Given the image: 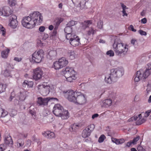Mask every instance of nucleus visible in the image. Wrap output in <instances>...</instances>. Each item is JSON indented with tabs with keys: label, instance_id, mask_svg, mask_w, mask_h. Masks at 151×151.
Segmentation results:
<instances>
[{
	"label": "nucleus",
	"instance_id": "58836bf2",
	"mask_svg": "<svg viewBox=\"0 0 151 151\" xmlns=\"http://www.w3.org/2000/svg\"><path fill=\"white\" fill-rule=\"evenodd\" d=\"M9 4L11 6H15L16 4V1L15 0H8Z\"/></svg>",
	"mask_w": 151,
	"mask_h": 151
},
{
	"label": "nucleus",
	"instance_id": "9d476101",
	"mask_svg": "<svg viewBox=\"0 0 151 151\" xmlns=\"http://www.w3.org/2000/svg\"><path fill=\"white\" fill-rule=\"evenodd\" d=\"M12 12L9 7L5 6L0 9V15L9 16L12 14Z\"/></svg>",
	"mask_w": 151,
	"mask_h": 151
},
{
	"label": "nucleus",
	"instance_id": "ddd939ff",
	"mask_svg": "<svg viewBox=\"0 0 151 151\" xmlns=\"http://www.w3.org/2000/svg\"><path fill=\"white\" fill-rule=\"evenodd\" d=\"M49 99L48 97L43 98L39 97L37 98V102L40 105L44 106L47 105L49 101Z\"/></svg>",
	"mask_w": 151,
	"mask_h": 151
},
{
	"label": "nucleus",
	"instance_id": "de8ad7c7",
	"mask_svg": "<svg viewBox=\"0 0 151 151\" xmlns=\"http://www.w3.org/2000/svg\"><path fill=\"white\" fill-rule=\"evenodd\" d=\"M6 148V146L4 144H1L0 145V151H3Z\"/></svg>",
	"mask_w": 151,
	"mask_h": 151
},
{
	"label": "nucleus",
	"instance_id": "a211bd4d",
	"mask_svg": "<svg viewBox=\"0 0 151 151\" xmlns=\"http://www.w3.org/2000/svg\"><path fill=\"white\" fill-rule=\"evenodd\" d=\"M42 135L48 139H51L55 137V134L54 133L50 131H47L44 132L42 133Z\"/></svg>",
	"mask_w": 151,
	"mask_h": 151
},
{
	"label": "nucleus",
	"instance_id": "2f4dec72",
	"mask_svg": "<svg viewBox=\"0 0 151 151\" xmlns=\"http://www.w3.org/2000/svg\"><path fill=\"white\" fill-rule=\"evenodd\" d=\"M6 30L3 26L0 24V33L4 36L6 35Z\"/></svg>",
	"mask_w": 151,
	"mask_h": 151
},
{
	"label": "nucleus",
	"instance_id": "72a5a7b5",
	"mask_svg": "<svg viewBox=\"0 0 151 151\" xmlns=\"http://www.w3.org/2000/svg\"><path fill=\"white\" fill-rule=\"evenodd\" d=\"M64 31L65 34L71 33L72 31V27L68 26L66 25L64 29Z\"/></svg>",
	"mask_w": 151,
	"mask_h": 151
},
{
	"label": "nucleus",
	"instance_id": "13d9d810",
	"mask_svg": "<svg viewBox=\"0 0 151 151\" xmlns=\"http://www.w3.org/2000/svg\"><path fill=\"white\" fill-rule=\"evenodd\" d=\"M129 29L134 32H136V30L134 28L133 26L132 25H131L128 27Z\"/></svg>",
	"mask_w": 151,
	"mask_h": 151
},
{
	"label": "nucleus",
	"instance_id": "bb28decb",
	"mask_svg": "<svg viewBox=\"0 0 151 151\" xmlns=\"http://www.w3.org/2000/svg\"><path fill=\"white\" fill-rule=\"evenodd\" d=\"M65 78L67 79L68 81L70 82H71L73 80H75L76 79V77L75 76V75H73L68 76H65Z\"/></svg>",
	"mask_w": 151,
	"mask_h": 151
},
{
	"label": "nucleus",
	"instance_id": "e2e57ef3",
	"mask_svg": "<svg viewBox=\"0 0 151 151\" xmlns=\"http://www.w3.org/2000/svg\"><path fill=\"white\" fill-rule=\"evenodd\" d=\"M116 96V93L113 92H111L109 93V96L110 97L113 98L114 97Z\"/></svg>",
	"mask_w": 151,
	"mask_h": 151
},
{
	"label": "nucleus",
	"instance_id": "f8f14e48",
	"mask_svg": "<svg viewBox=\"0 0 151 151\" xmlns=\"http://www.w3.org/2000/svg\"><path fill=\"white\" fill-rule=\"evenodd\" d=\"M42 74L43 71L40 68H37L33 70V78L36 80L41 79Z\"/></svg>",
	"mask_w": 151,
	"mask_h": 151
},
{
	"label": "nucleus",
	"instance_id": "c03bdc74",
	"mask_svg": "<svg viewBox=\"0 0 151 151\" xmlns=\"http://www.w3.org/2000/svg\"><path fill=\"white\" fill-rule=\"evenodd\" d=\"M106 54L110 57H113L114 55V52L113 50H110L107 51Z\"/></svg>",
	"mask_w": 151,
	"mask_h": 151
},
{
	"label": "nucleus",
	"instance_id": "864d4df0",
	"mask_svg": "<svg viewBox=\"0 0 151 151\" xmlns=\"http://www.w3.org/2000/svg\"><path fill=\"white\" fill-rule=\"evenodd\" d=\"M142 117V115L141 114H140L138 115V116H134V117H132V119H134V120H136L137 119L139 118V119H141V118Z\"/></svg>",
	"mask_w": 151,
	"mask_h": 151
},
{
	"label": "nucleus",
	"instance_id": "7ed1b4c3",
	"mask_svg": "<svg viewBox=\"0 0 151 151\" xmlns=\"http://www.w3.org/2000/svg\"><path fill=\"white\" fill-rule=\"evenodd\" d=\"M109 75L106 76L105 78V82L110 84L115 82L117 78L122 76L124 74V70L122 68L118 67L111 69Z\"/></svg>",
	"mask_w": 151,
	"mask_h": 151
},
{
	"label": "nucleus",
	"instance_id": "e433bc0d",
	"mask_svg": "<svg viewBox=\"0 0 151 151\" xmlns=\"http://www.w3.org/2000/svg\"><path fill=\"white\" fill-rule=\"evenodd\" d=\"M95 126L93 124H91L89 125H88L86 129L87 130L89 131L91 133L93 130L95 128Z\"/></svg>",
	"mask_w": 151,
	"mask_h": 151
},
{
	"label": "nucleus",
	"instance_id": "aec40b11",
	"mask_svg": "<svg viewBox=\"0 0 151 151\" xmlns=\"http://www.w3.org/2000/svg\"><path fill=\"white\" fill-rule=\"evenodd\" d=\"M4 144L5 145H12L13 144V141L12 138L10 136L8 135L7 136H6L4 139Z\"/></svg>",
	"mask_w": 151,
	"mask_h": 151
},
{
	"label": "nucleus",
	"instance_id": "4d7b16f0",
	"mask_svg": "<svg viewBox=\"0 0 151 151\" xmlns=\"http://www.w3.org/2000/svg\"><path fill=\"white\" fill-rule=\"evenodd\" d=\"M8 114V112L6 111L3 109V112L1 114V117H4Z\"/></svg>",
	"mask_w": 151,
	"mask_h": 151
},
{
	"label": "nucleus",
	"instance_id": "052dcab7",
	"mask_svg": "<svg viewBox=\"0 0 151 151\" xmlns=\"http://www.w3.org/2000/svg\"><path fill=\"white\" fill-rule=\"evenodd\" d=\"M45 29V27L44 26H41L40 27L39 30L41 32H43Z\"/></svg>",
	"mask_w": 151,
	"mask_h": 151
},
{
	"label": "nucleus",
	"instance_id": "1a4fd4ad",
	"mask_svg": "<svg viewBox=\"0 0 151 151\" xmlns=\"http://www.w3.org/2000/svg\"><path fill=\"white\" fill-rule=\"evenodd\" d=\"M9 26L13 29L16 28L18 25V22L17 20V17L14 15H12L9 20Z\"/></svg>",
	"mask_w": 151,
	"mask_h": 151
},
{
	"label": "nucleus",
	"instance_id": "37998d69",
	"mask_svg": "<svg viewBox=\"0 0 151 151\" xmlns=\"http://www.w3.org/2000/svg\"><path fill=\"white\" fill-rule=\"evenodd\" d=\"M103 22L102 21L100 20L98 22L97 26L99 28L101 29H102L103 28Z\"/></svg>",
	"mask_w": 151,
	"mask_h": 151
},
{
	"label": "nucleus",
	"instance_id": "49530a36",
	"mask_svg": "<svg viewBox=\"0 0 151 151\" xmlns=\"http://www.w3.org/2000/svg\"><path fill=\"white\" fill-rule=\"evenodd\" d=\"M63 19L62 18H60L57 19L56 21V25L58 26L60 23L63 21Z\"/></svg>",
	"mask_w": 151,
	"mask_h": 151
},
{
	"label": "nucleus",
	"instance_id": "4c0bfd02",
	"mask_svg": "<svg viewBox=\"0 0 151 151\" xmlns=\"http://www.w3.org/2000/svg\"><path fill=\"white\" fill-rule=\"evenodd\" d=\"M145 120L143 118L142 119H139L136 122V124L137 125H140L145 122Z\"/></svg>",
	"mask_w": 151,
	"mask_h": 151
},
{
	"label": "nucleus",
	"instance_id": "5701e85b",
	"mask_svg": "<svg viewBox=\"0 0 151 151\" xmlns=\"http://www.w3.org/2000/svg\"><path fill=\"white\" fill-rule=\"evenodd\" d=\"M58 61L62 68L66 66L68 63V60L64 57H62L59 59Z\"/></svg>",
	"mask_w": 151,
	"mask_h": 151
},
{
	"label": "nucleus",
	"instance_id": "8fccbe9b",
	"mask_svg": "<svg viewBox=\"0 0 151 151\" xmlns=\"http://www.w3.org/2000/svg\"><path fill=\"white\" fill-rule=\"evenodd\" d=\"M111 140L113 142L115 143L116 144H119L120 142L119 139H117L114 138H112Z\"/></svg>",
	"mask_w": 151,
	"mask_h": 151
},
{
	"label": "nucleus",
	"instance_id": "774afa93",
	"mask_svg": "<svg viewBox=\"0 0 151 151\" xmlns=\"http://www.w3.org/2000/svg\"><path fill=\"white\" fill-rule=\"evenodd\" d=\"M137 149L138 151H144V150L143 147L140 146H138L137 147Z\"/></svg>",
	"mask_w": 151,
	"mask_h": 151
},
{
	"label": "nucleus",
	"instance_id": "473e14b6",
	"mask_svg": "<svg viewBox=\"0 0 151 151\" xmlns=\"http://www.w3.org/2000/svg\"><path fill=\"white\" fill-rule=\"evenodd\" d=\"M66 37L67 40H70V39L71 38H73L74 37H75L76 35H75L74 34H72L71 33H68L66 34Z\"/></svg>",
	"mask_w": 151,
	"mask_h": 151
},
{
	"label": "nucleus",
	"instance_id": "a19ab883",
	"mask_svg": "<svg viewBox=\"0 0 151 151\" xmlns=\"http://www.w3.org/2000/svg\"><path fill=\"white\" fill-rule=\"evenodd\" d=\"M6 88V86L2 84H0V93L4 92Z\"/></svg>",
	"mask_w": 151,
	"mask_h": 151
},
{
	"label": "nucleus",
	"instance_id": "5fc2aeb1",
	"mask_svg": "<svg viewBox=\"0 0 151 151\" xmlns=\"http://www.w3.org/2000/svg\"><path fill=\"white\" fill-rule=\"evenodd\" d=\"M37 43L38 45L40 47L43 46L45 45V43L42 42L41 40H38L37 42Z\"/></svg>",
	"mask_w": 151,
	"mask_h": 151
},
{
	"label": "nucleus",
	"instance_id": "20e7f679",
	"mask_svg": "<svg viewBox=\"0 0 151 151\" xmlns=\"http://www.w3.org/2000/svg\"><path fill=\"white\" fill-rule=\"evenodd\" d=\"M151 63L147 64V68L145 70L141 69L137 72L134 76V80L135 82H138L141 80H143L146 78L151 73Z\"/></svg>",
	"mask_w": 151,
	"mask_h": 151
},
{
	"label": "nucleus",
	"instance_id": "7c9ffc66",
	"mask_svg": "<svg viewBox=\"0 0 151 151\" xmlns=\"http://www.w3.org/2000/svg\"><path fill=\"white\" fill-rule=\"evenodd\" d=\"M29 109V112L32 115H35V106L33 105H31L30 106Z\"/></svg>",
	"mask_w": 151,
	"mask_h": 151
},
{
	"label": "nucleus",
	"instance_id": "c85d7f7f",
	"mask_svg": "<svg viewBox=\"0 0 151 151\" xmlns=\"http://www.w3.org/2000/svg\"><path fill=\"white\" fill-rule=\"evenodd\" d=\"M68 56L71 60H73L75 58V54L73 50H70L68 52Z\"/></svg>",
	"mask_w": 151,
	"mask_h": 151
},
{
	"label": "nucleus",
	"instance_id": "f257e3e1",
	"mask_svg": "<svg viewBox=\"0 0 151 151\" xmlns=\"http://www.w3.org/2000/svg\"><path fill=\"white\" fill-rule=\"evenodd\" d=\"M43 17L42 14L38 12H31L27 17L23 18L22 24L24 27L28 29L34 27L36 24H40L43 21Z\"/></svg>",
	"mask_w": 151,
	"mask_h": 151
},
{
	"label": "nucleus",
	"instance_id": "603ef678",
	"mask_svg": "<svg viewBox=\"0 0 151 151\" xmlns=\"http://www.w3.org/2000/svg\"><path fill=\"white\" fill-rule=\"evenodd\" d=\"M17 114V111L14 109H13L11 111L10 113V115L11 116L13 117L14 116L16 115Z\"/></svg>",
	"mask_w": 151,
	"mask_h": 151
},
{
	"label": "nucleus",
	"instance_id": "6e6552de",
	"mask_svg": "<svg viewBox=\"0 0 151 151\" xmlns=\"http://www.w3.org/2000/svg\"><path fill=\"white\" fill-rule=\"evenodd\" d=\"M80 93L78 92L75 103L77 104L83 105L86 103V99L83 94Z\"/></svg>",
	"mask_w": 151,
	"mask_h": 151
},
{
	"label": "nucleus",
	"instance_id": "2eb2a0df",
	"mask_svg": "<svg viewBox=\"0 0 151 151\" xmlns=\"http://www.w3.org/2000/svg\"><path fill=\"white\" fill-rule=\"evenodd\" d=\"M88 1V0H72L73 4H79L81 9H83L85 8L86 2Z\"/></svg>",
	"mask_w": 151,
	"mask_h": 151
},
{
	"label": "nucleus",
	"instance_id": "09e8293b",
	"mask_svg": "<svg viewBox=\"0 0 151 151\" xmlns=\"http://www.w3.org/2000/svg\"><path fill=\"white\" fill-rule=\"evenodd\" d=\"M140 138L139 136H138L134 138L132 141V143L133 144H135L136 142L139 140Z\"/></svg>",
	"mask_w": 151,
	"mask_h": 151
},
{
	"label": "nucleus",
	"instance_id": "b1692460",
	"mask_svg": "<svg viewBox=\"0 0 151 151\" xmlns=\"http://www.w3.org/2000/svg\"><path fill=\"white\" fill-rule=\"evenodd\" d=\"M10 52L9 49H7L3 50L1 52V56L4 58H7Z\"/></svg>",
	"mask_w": 151,
	"mask_h": 151
},
{
	"label": "nucleus",
	"instance_id": "39448f33",
	"mask_svg": "<svg viewBox=\"0 0 151 151\" xmlns=\"http://www.w3.org/2000/svg\"><path fill=\"white\" fill-rule=\"evenodd\" d=\"M44 52L42 50L35 51L32 55V60L33 62L39 63L42 61L43 58Z\"/></svg>",
	"mask_w": 151,
	"mask_h": 151
},
{
	"label": "nucleus",
	"instance_id": "338daca9",
	"mask_svg": "<svg viewBox=\"0 0 151 151\" xmlns=\"http://www.w3.org/2000/svg\"><path fill=\"white\" fill-rule=\"evenodd\" d=\"M48 98H49V101H58V99L56 98H53V97H52V98H50V97H48Z\"/></svg>",
	"mask_w": 151,
	"mask_h": 151
},
{
	"label": "nucleus",
	"instance_id": "f3484780",
	"mask_svg": "<svg viewBox=\"0 0 151 151\" xmlns=\"http://www.w3.org/2000/svg\"><path fill=\"white\" fill-rule=\"evenodd\" d=\"M33 85V82L27 80L24 81L22 84L23 87L27 90L29 88L32 87Z\"/></svg>",
	"mask_w": 151,
	"mask_h": 151
},
{
	"label": "nucleus",
	"instance_id": "412c9836",
	"mask_svg": "<svg viewBox=\"0 0 151 151\" xmlns=\"http://www.w3.org/2000/svg\"><path fill=\"white\" fill-rule=\"evenodd\" d=\"M69 114L68 110L62 111V112L60 114V115L59 117H60L62 119H66L69 117Z\"/></svg>",
	"mask_w": 151,
	"mask_h": 151
},
{
	"label": "nucleus",
	"instance_id": "4be33fe9",
	"mask_svg": "<svg viewBox=\"0 0 151 151\" xmlns=\"http://www.w3.org/2000/svg\"><path fill=\"white\" fill-rule=\"evenodd\" d=\"M92 24L91 20L85 21L81 24V27L82 28L85 29L86 28L88 27Z\"/></svg>",
	"mask_w": 151,
	"mask_h": 151
},
{
	"label": "nucleus",
	"instance_id": "dca6fc26",
	"mask_svg": "<svg viewBox=\"0 0 151 151\" xmlns=\"http://www.w3.org/2000/svg\"><path fill=\"white\" fill-rule=\"evenodd\" d=\"M65 76H68L75 75V72L73 68H66L64 71Z\"/></svg>",
	"mask_w": 151,
	"mask_h": 151
},
{
	"label": "nucleus",
	"instance_id": "6ab92c4d",
	"mask_svg": "<svg viewBox=\"0 0 151 151\" xmlns=\"http://www.w3.org/2000/svg\"><path fill=\"white\" fill-rule=\"evenodd\" d=\"M57 55V53L55 50H51L49 52L47 57L50 59L54 60L56 58Z\"/></svg>",
	"mask_w": 151,
	"mask_h": 151
},
{
	"label": "nucleus",
	"instance_id": "69168bd1",
	"mask_svg": "<svg viewBox=\"0 0 151 151\" xmlns=\"http://www.w3.org/2000/svg\"><path fill=\"white\" fill-rule=\"evenodd\" d=\"M141 22L143 24H145L147 22V19L145 18H144L142 19L141 20Z\"/></svg>",
	"mask_w": 151,
	"mask_h": 151
},
{
	"label": "nucleus",
	"instance_id": "c756f323",
	"mask_svg": "<svg viewBox=\"0 0 151 151\" xmlns=\"http://www.w3.org/2000/svg\"><path fill=\"white\" fill-rule=\"evenodd\" d=\"M78 127L79 126L78 125L74 124L69 128V130L70 132H75L78 129Z\"/></svg>",
	"mask_w": 151,
	"mask_h": 151
},
{
	"label": "nucleus",
	"instance_id": "423d86ee",
	"mask_svg": "<svg viewBox=\"0 0 151 151\" xmlns=\"http://www.w3.org/2000/svg\"><path fill=\"white\" fill-rule=\"evenodd\" d=\"M63 93L65 96L68 101L75 103L78 92H74L73 91H68L66 92H63Z\"/></svg>",
	"mask_w": 151,
	"mask_h": 151
},
{
	"label": "nucleus",
	"instance_id": "ea45409f",
	"mask_svg": "<svg viewBox=\"0 0 151 151\" xmlns=\"http://www.w3.org/2000/svg\"><path fill=\"white\" fill-rule=\"evenodd\" d=\"M57 32L53 31L50 35V38L52 40L54 39L57 37Z\"/></svg>",
	"mask_w": 151,
	"mask_h": 151
},
{
	"label": "nucleus",
	"instance_id": "9b49d317",
	"mask_svg": "<svg viewBox=\"0 0 151 151\" xmlns=\"http://www.w3.org/2000/svg\"><path fill=\"white\" fill-rule=\"evenodd\" d=\"M63 110V106H61L59 104H57L55 105L54 106L52 112L54 114L57 116H59L60 115L62 111Z\"/></svg>",
	"mask_w": 151,
	"mask_h": 151
},
{
	"label": "nucleus",
	"instance_id": "0eeeda50",
	"mask_svg": "<svg viewBox=\"0 0 151 151\" xmlns=\"http://www.w3.org/2000/svg\"><path fill=\"white\" fill-rule=\"evenodd\" d=\"M38 91L43 96L47 95L50 92V87L48 85L43 84L38 85Z\"/></svg>",
	"mask_w": 151,
	"mask_h": 151
},
{
	"label": "nucleus",
	"instance_id": "bf43d9fd",
	"mask_svg": "<svg viewBox=\"0 0 151 151\" xmlns=\"http://www.w3.org/2000/svg\"><path fill=\"white\" fill-rule=\"evenodd\" d=\"M4 75L5 76L7 77L10 76V73L9 71L6 70L4 72Z\"/></svg>",
	"mask_w": 151,
	"mask_h": 151
},
{
	"label": "nucleus",
	"instance_id": "680f3d73",
	"mask_svg": "<svg viewBox=\"0 0 151 151\" xmlns=\"http://www.w3.org/2000/svg\"><path fill=\"white\" fill-rule=\"evenodd\" d=\"M14 94L13 92H12L11 93L10 96L9 98V100L10 101L12 100L14 98Z\"/></svg>",
	"mask_w": 151,
	"mask_h": 151
},
{
	"label": "nucleus",
	"instance_id": "cd10ccee",
	"mask_svg": "<svg viewBox=\"0 0 151 151\" xmlns=\"http://www.w3.org/2000/svg\"><path fill=\"white\" fill-rule=\"evenodd\" d=\"M54 68L56 70H59L62 68L58 60L54 63Z\"/></svg>",
	"mask_w": 151,
	"mask_h": 151
},
{
	"label": "nucleus",
	"instance_id": "393cba45",
	"mask_svg": "<svg viewBox=\"0 0 151 151\" xmlns=\"http://www.w3.org/2000/svg\"><path fill=\"white\" fill-rule=\"evenodd\" d=\"M112 103V100L110 99H106L103 101V105L106 107L111 106Z\"/></svg>",
	"mask_w": 151,
	"mask_h": 151
},
{
	"label": "nucleus",
	"instance_id": "0e129e2a",
	"mask_svg": "<svg viewBox=\"0 0 151 151\" xmlns=\"http://www.w3.org/2000/svg\"><path fill=\"white\" fill-rule=\"evenodd\" d=\"M49 37V36L47 34H44L43 37L42 38V40H45L47 38Z\"/></svg>",
	"mask_w": 151,
	"mask_h": 151
},
{
	"label": "nucleus",
	"instance_id": "3c124183",
	"mask_svg": "<svg viewBox=\"0 0 151 151\" xmlns=\"http://www.w3.org/2000/svg\"><path fill=\"white\" fill-rule=\"evenodd\" d=\"M138 33L141 35L146 36L147 35V33L145 32L141 29L138 31Z\"/></svg>",
	"mask_w": 151,
	"mask_h": 151
},
{
	"label": "nucleus",
	"instance_id": "4468645a",
	"mask_svg": "<svg viewBox=\"0 0 151 151\" xmlns=\"http://www.w3.org/2000/svg\"><path fill=\"white\" fill-rule=\"evenodd\" d=\"M70 40H69L70 43L73 46L76 47L79 45L81 44L80 42V39L77 35L75 37L70 39Z\"/></svg>",
	"mask_w": 151,
	"mask_h": 151
},
{
	"label": "nucleus",
	"instance_id": "c9c22d12",
	"mask_svg": "<svg viewBox=\"0 0 151 151\" xmlns=\"http://www.w3.org/2000/svg\"><path fill=\"white\" fill-rule=\"evenodd\" d=\"M24 142L23 140L19 139L18 140L17 146L18 147H19L23 146Z\"/></svg>",
	"mask_w": 151,
	"mask_h": 151
},
{
	"label": "nucleus",
	"instance_id": "6e6d98bb",
	"mask_svg": "<svg viewBox=\"0 0 151 151\" xmlns=\"http://www.w3.org/2000/svg\"><path fill=\"white\" fill-rule=\"evenodd\" d=\"M131 43L133 45L135 46L137 43V40L134 39H132L131 41Z\"/></svg>",
	"mask_w": 151,
	"mask_h": 151
},
{
	"label": "nucleus",
	"instance_id": "79ce46f5",
	"mask_svg": "<svg viewBox=\"0 0 151 151\" xmlns=\"http://www.w3.org/2000/svg\"><path fill=\"white\" fill-rule=\"evenodd\" d=\"M106 137L104 134L101 135L99 138L98 139V142L99 143L103 142L104 139L106 138Z\"/></svg>",
	"mask_w": 151,
	"mask_h": 151
},
{
	"label": "nucleus",
	"instance_id": "f03ea898",
	"mask_svg": "<svg viewBox=\"0 0 151 151\" xmlns=\"http://www.w3.org/2000/svg\"><path fill=\"white\" fill-rule=\"evenodd\" d=\"M128 46L122 43L119 39L115 40L113 45L114 51L116 55L120 57H123L126 55L128 51Z\"/></svg>",
	"mask_w": 151,
	"mask_h": 151
},
{
	"label": "nucleus",
	"instance_id": "f704fd0d",
	"mask_svg": "<svg viewBox=\"0 0 151 151\" xmlns=\"http://www.w3.org/2000/svg\"><path fill=\"white\" fill-rule=\"evenodd\" d=\"M96 32V30H94L92 27H91L89 29V30L87 31V34L88 35H93Z\"/></svg>",
	"mask_w": 151,
	"mask_h": 151
},
{
	"label": "nucleus",
	"instance_id": "a18cd8bd",
	"mask_svg": "<svg viewBox=\"0 0 151 151\" xmlns=\"http://www.w3.org/2000/svg\"><path fill=\"white\" fill-rule=\"evenodd\" d=\"M75 24V22L74 21H71L69 22L66 25L68 26L71 27L72 26H73Z\"/></svg>",
	"mask_w": 151,
	"mask_h": 151
},
{
	"label": "nucleus",
	"instance_id": "a878e982",
	"mask_svg": "<svg viewBox=\"0 0 151 151\" xmlns=\"http://www.w3.org/2000/svg\"><path fill=\"white\" fill-rule=\"evenodd\" d=\"M91 132L86 128L83 130L82 133V136L83 138H86L89 136Z\"/></svg>",
	"mask_w": 151,
	"mask_h": 151
}]
</instances>
